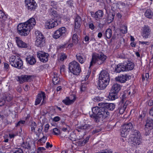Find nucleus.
I'll list each match as a JSON object with an SVG mask.
<instances>
[{
  "mask_svg": "<svg viewBox=\"0 0 153 153\" xmlns=\"http://www.w3.org/2000/svg\"><path fill=\"white\" fill-rule=\"evenodd\" d=\"M92 17L96 20L99 21L101 19L103 15V11L102 10H99L96 12L94 14L91 13Z\"/></svg>",
  "mask_w": 153,
  "mask_h": 153,
  "instance_id": "18",
  "label": "nucleus"
},
{
  "mask_svg": "<svg viewBox=\"0 0 153 153\" xmlns=\"http://www.w3.org/2000/svg\"><path fill=\"white\" fill-rule=\"evenodd\" d=\"M67 29L65 27H62L57 30L54 33L53 37L57 39L61 36H63L66 35Z\"/></svg>",
  "mask_w": 153,
  "mask_h": 153,
  "instance_id": "8",
  "label": "nucleus"
},
{
  "mask_svg": "<svg viewBox=\"0 0 153 153\" xmlns=\"http://www.w3.org/2000/svg\"><path fill=\"white\" fill-rule=\"evenodd\" d=\"M106 103H104V102H100L98 104V105L99 106H100L102 107H104L105 108H106Z\"/></svg>",
  "mask_w": 153,
  "mask_h": 153,
  "instance_id": "58",
  "label": "nucleus"
},
{
  "mask_svg": "<svg viewBox=\"0 0 153 153\" xmlns=\"http://www.w3.org/2000/svg\"><path fill=\"white\" fill-rule=\"evenodd\" d=\"M21 146L22 147L28 149L31 148L30 145L27 142H23L21 145Z\"/></svg>",
  "mask_w": 153,
  "mask_h": 153,
  "instance_id": "39",
  "label": "nucleus"
},
{
  "mask_svg": "<svg viewBox=\"0 0 153 153\" xmlns=\"http://www.w3.org/2000/svg\"><path fill=\"white\" fill-rule=\"evenodd\" d=\"M132 136L131 137H142L139 131L137 130H133L132 132Z\"/></svg>",
  "mask_w": 153,
  "mask_h": 153,
  "instance_id": "29",
  "label": "nucleus"
},
{
  "mask_svg": "<svg viewBox=\"0 0 153 153\" xmlns=\"http://www.w3.org/2000/svg\"><path fill=\"white\" fill-rule=\"evenodd\" d=\"M115 105L113 103H107L105 108H107L111 111H113L115 108Z\"/></svg>",
  "mask_w": 153,
  "mask_h": 153,
  "instance_id": "32",
  "label": "nucleus"
},
{
  "mask_svg": "<svg viewBox=\"0 0 153 153\" xmlns=\"http://www.w3.org/2000/svg\"><path fill=\"white\" fill-rule=\"evenodd\" d=\"M129 102V101H126L125 103H124V102H122V103L121 104V105L124 108L125 107V109H126V108L127 106V105L128 104Z\"/></svg>",
  "mask_w": 153,
  "mask_h": 153,
  "instance_id": "59",
  "label": "nucleus"
},
{
  "mask_svg": "<svg viewBox=\"0 0 153 153\" xmlns=\"http://www.w3.org/2000/svg\"><path fill=\"white\" fill-rule=\"evenodd\" d=\"M120 31L123 34L126 33L127 32V27L125 25H122L121 27Z\"/></svg>",
  "mask_w": 153,
  "mask_h": 153,
  "instance_id": "41",
  "label": "nucleus"
},
{
  "mask_svg": "<svg viewBox=\"0 0 153 153\" xmlns=\"http://www.w3.org/2000/svg\"><path fill=\"white\" fill-rule=\"evenodd\" d=\"M13 98L12 95L10 94H5L4 97V98L5 100L7 101H11Z\"/></svg>",
  "mask_w": 153,
  "mask_h": 153,
  "instance_id": "35",
  "label": "nucleus"
},
{
  "mask_svg": "<svg viewBox=\"0 0 153 153\" xmlns=\"http://www.w3.org/2000/svg\"><path fill=\"white\" fill-rule=\"evenodd\" d=\"M121 88L120 85L117 84H114L112 85L111 92L118 93L120 90Z\"/></svg>",
  "mask_w": 153,
  "mask_h": 153,
  "instance_id": "25",
  "label": "nucleus"
},
{
  "mask_svg": "<svg viewBox=\"0 0 153 153\" xmlns=\"http://www.w3.org/2000/svg\"><path fill=\"white\" fill-rule=\"evenodd\" d=\"M134 128L133 125L131 122L125 123L122 126L121 135L123 137H126L128 132Z\"/></svg>",
  "mask_w": 153,
  "mask_h": 153,
  "instance_id": "6",
  "label": "nucleus"
},
{
  "mask_svg": "<svg viewBox=\"0 0 153 153\" xmlns=\"http://www.w3.org/2000/svg\"><path fill=\"white\" fill-rule=\"evenodd\" d=\"M103 99V98L99 96H97L95 97L93 99V100L95 102H98L102 101Z\"/></svg>",
  "mask_w": 153,
  "mask_h": 153,
  "instance_id": "45",
  "label": "nucleus"
},
{
  "mask_svg": "<svg viewBox=\"0 0 153 153\" xmlns=\"http://www.w3.org/2000/svg\"><path fill=\"white\" fill-rule=\"evenodd\" d=\"M46 98L45 94L44 92H42L41 93H39L38 94L37 96V99H39L40 100H42V98H43V100L42 102V104L44 103L45 99Z\"/></svg>",
  "mask_w": 153,
  "mask_h": 153,
  "instance_id": "30",
  "label": "nucleus"
},
{
  "mask_svg": "<svg viewBox=\"0 0 153 153\" xmlns=\"http://www.w3.org/2000/svg\"><path fill=\"white\" fill-rule=\"evenodd\" d=\"M0 18L4 20H5L7 19V16L2 11V10H0Z\"/></svg>",
  "mask_w": 153,
  "mask_h": 153,
  "instance_id": "43",
  "label": "nucleus"
},
{
  "mask_svg": "<svg viewBox=\"0 0 153 153\" xmlns=\"http://www.w3.org/2000/svg\"><path fill=\"white\" fill-rule=\"evenodd\" d=\"M149 128V129L151 130L153 128V120L150 118H148L146 121V124L145 125V129Z\"/></svg>",
  "mask_w": 153,
  "mask_h": 153,
  "instance_id": "26",
  "label": "nucleus"
},
{
  "mask_svg": "<svg viewBox=\"0 0 153 153\" xmlns=\"http://www.w3.org/2000/svg\"><path fill=\"white\" fill-rule=\"evenodd\" d=\"M81 24V19L79 16H77L75 20V29H78L79 28Z\"/></svg>",
  "mask_w": 153,
  "mask_h": 153,
  "instance_id": "23",
  "label": "nucleus"
},
{
  "mask_svg": "<svg viewBox=\"0 0 153 153\" xmlns=\"http://www.w3.org/2000/svg\"><path fill=\"white\" fill-rule=\"evenodd\" d=\"M77 60L81 64H83L85 60V57L82 53H77L76 55Z\"/></svg>",
  "mask_w": 153,
  "mask_h": 153,
  "instance_id": "22",
  "label": "nucleus"
},
{
  "mask_svg": "<svg viewBox=\"0 0 153 153\" xmlns=\"http://www.w3.org/2000/svg\"><path fill=\"white\" fill-rule=\"evenodd\" d=\"M89 28L91 30H93L94 28V25L93 23H90L89 24Z\"/></svg>",
  "mask_w": 153,
  "mask_h": 153,
  "instance_id": "64",
  "label": "nucleus"
},
{
  "mask_svg": "<svg viewBox=\"0 0 153 153\" xmlns=\"http://www.w3.org/2000/svg\"><path fill=\"white\" fill-rule=\"evenodd\" d=\"M36 126L37 125L35 122L32 123L31 125V131H32L35 132V128Z\"/></svg>",
  "mask_w": 153,
  "mask_h": 153,
  "instance_id": "46",
  "label": "nucleus"
},
{
  "mask_svg": "<svg viewBox=\"0 0 153 153\" xmlns=\"http://www.w3.org/2000/svg\"><path fill=\"white\" fill-rule=\"evenodd\" d=\"M41 101V100H39V99H37V98H36L35 101V105H36L39 104L40 103Z\"/></svg>",
  "mask_w": 153,
  "mask_h": 153,
  "instance_id": "63",
  "label": "nucleus"
},
{
  "mask_svg": "<svg viewBox=\"0 0 153 153\" xmlns=\"http://www.w3.org/2000/svg\"><path fill=\"white\" fill-rule=\"evenodd\" d=\"M101 129L100 128H97L95 129V130H93L92 131V134H95L97 133L98 132H99L101 131Z\"/></svg>",
  "mask_w": 153,
  "mask_h": 153,
  "instance_id": "54",
  "label": "nucleus"
},
{
  "mask_svg": "<svg viewBox=\"0 0 153 153\" xmlns=\"http://www.w3.org/2000/svg\"><path fill=\"white\" fill-rule=\"evenodd\" d=\"M53 133L54 135H59L60 133L59 130L57 128H55L53 129Z\"/></svg>",
  "mask_w": 153,
  "mask_h": 153,
  "instance_id": "51",
  "label": "nucleus"
},
{
  "mask_svg": "<svg viewBox=\"0 0 153 153\" xmlns=\"http://www.w3.org/2000/svg\"><path fill=\"white\" fill-rule=\"evenodd\" d=\"M89 126L88 125L85 124L83 126H80L79 128V130H77L79 132L81 131H83L84 130L88 129L89 128Z\"/></svg>",
  "mask_w": 153,
  "mask_h": 153,
  "instance_id": "42",
  "label": "nucleus"
},
{
  "mask_svg": "<svg viewBox=\"0 0 153 153\" xmlns=\"http://www.w3.org/2000/svg\"><path fill=\"white\" fill-rule=\"evenodd\" d=\"M69 138L72 141H75L78 140V138H76V134L73 132L71 134Z\"/></svg>",
  "mask_w": 153,
  "mask_h": 153,
  "instance_id": "36",
  "label": "nucleus"
},
{
  "mask_svg": "<svg viewBox=\"0 0 153 153\" xmlns=\"http://www.w3.org/2000/svg\"><path fill=\"white\" fill-rule=\"evenodd\" d=\"M47 139V137L45 136H43V137L40 139L38 141L40 142L42 144V145L44 143H45Z\"/></svg>",
  "mask_w": 153,
  "mask_h": 153,
  "instance_id": "48",
  "label": "nucleus"
},
{
  "mask_svg": "<svg viewBox=\"0 0 153 153\" xmlns=\"http://www.w3.org/2000/svg\"><path fill=\"white\" fill-rule=\"evenodd\" d=\"M145 15L147 18L151 19L152 16V13L150 9H147L145 13Z\"/></svg>",
  "mask_w": 153,
  "mask_h": 153,
  "instance_id": "34",
  "label": "nucleus"
},
{
  "mask_svg": "<svg viewBox=\"0 0 153 153\" xmlns=\"http://www.w3.org/2000/svg\"><path fill=\"white\" fill-rule=\"evenodd\" d=\"M90 137H87L85 138L83 141V143H84V145L88 142V140H89Z\"/></svg>",
  "mask_w": 153,
  "mask_h": 153,
  "instance_id": "62",
  "label": "nucleus"
},
{
  "mask_svg": "<svg viewBox=\"0 0 153 153\" xmlns=\"http://www.w3.org/2000/svg\"><path fill=\"white\" fill-rule=\"evenodd\" d=\"M107 56L102 53H94L92 55V59L90 62V67L93 64L97 63L98 64L101 65L106 60Z\"/></svg>",
  "mask_w": 153,
  "mask_h": 153,
  "instance_id": "3",
  "label": "nucleus"
},
{
  "mask_svg": "<svg viewBox=\"0 0 153 153\" xmlns=\"http://www.w3.org/2000/svg\"><path fill=\"white\" fill-rule=\"evenodd\" d=\"M117 98V93L110 91L108 96V98L110 100H114Z\"/></svg>",
  "mask_w": 153,
  "mask_h": 153,
  "instance_id": "31",
  "label": "nucleus"
},
{
  "mask_svg": "<svg viewBox=\"0 0 153 153\" xmlns=\"http://www.w3.org/2000/svg\"><path fill=\"white\" fill-rule=\"evenodd\" d=\"M36 24L35 19L31 18L25 22L18 25L17 27V32L22 36H27L29 34L31 29Z\"/></svg>",
  "mask_w": 153,
  "mask_h": 153,
  "instance_id": "1",
  "label": "nucleus"
},
{
  "mask_svg": "<svg viewBox=\"0 0 153 153\" xmlns=\"http://www.w3.org/2000/svg\"><path fill=\"white\" fill-rule=\"evenodd\" d=\"M49 127V125L48 124H46L45 126L44 131L45 132L48 131V130Z\"/></svg>",
  "mask_w": 153,
  "mask_h": 153,
  "instance_id": "61",
  "label": "nucleus"
},
{
  "mask_svg": "<svg viewBox=\"0 0 153 153\" xmlns=\"http://www.w3.org/2000/svg\"><path fill=\"white\" fill-rule=\"evenodd\" d=\"M134 123V125H136L137 126L139 125H140L141 124H142V122H141L140 123H139V119H136L135 120Z\"/></svg>",
  "mask_w": 153,
  "mask_h": 153,
  "instance_id": "57",
  "label": "nucleus"
},
{
  "mask_svg": "<svg viewBox=\"0 0 153 153\" xmlns=\"http://www.w3.org/2000/svg\"><path fill=\"white\" fill-rule=\"evenodd\" d=\"M32 76L31 75H22L18 77L17 80L20 83H22L25 82L30 81Z\"/></svg>",
  "mask_w": 153,
  "mask_h": 153,
  "instance_id": "16",
  "label": "nucleus"
},
{
  "mask_svg": "<svg viewBox=\"0 0 153 153\" xmlns=\"http://www.w3.org/2000/svg\"><path fill=\"white\" fill-rule=\"evenodd\" d=\"M134 65L132 62H128L127 64L125 65L126 71H128L132 70L134 68Z\"/></svg>",
  "mask_w": 153,
  "mask_h": 153,
  "instance_id": "28",
  "label": "nucleus"
},
{
  "mask_svg": "<svg viewBox=\"0 0 153 153\" xmlns=\"http://www.w3.org/2000/svg\"><path fill=\"white\" fill-rule=\"evenodd\" d=\"M74 98L73 99H71L69 97H66L65 99L63 100L62 102L66 105H69L73 104L76 99L75 96H73Z\"/></svg>",
  "mask_w": 153,
  "mask_h": 153,
  "instance_id": "24",
  "label": "nucleus"
},
{
  "mask_svg": "<svg viewBox=\"0 0 153 153\" xmlns=\"http://www.w3.org/2000/svg\"><path fill=\"white\" fill-rule=\"evenodd\" d=\"M126 71L125 65L122 63H119L115 67V71L117 73H119L121 71Z\"/></svg>",
  "mask_w": 153,
  "mask_h": 153,
  "instance_id": "21",
  "label": "nucleus"
},
{
  "mask_svg": "<svg viewBox=\"0 0 153 153\" xmlns=\"http://www.w3.org/2000/svg\"><path fill=\"white\" fill-rule=\"evenodd\" d=\"M67 57V56L65 54L61 53L60 55V60L63 61L66 59Z\"/></svg>",
  "mask_w": 153,
  "mask_h": 153,
  "instance_id": "52",
  "label": "nucleus"
},
{
  "mask_svg": "<svg viewBox=\"0 0 153 153\" xmlns=\"http://www.w3.org/2000/svg\"><path fill=\"white\" fill-rule=\"evenodd\" d=\"M58 21L53 19H50L45 23V26L46 29H50L58 25Z\"/></svg>",
  "mask_w": 153,
  "mask_h": 153,
  "instance_id": "10",
  "label": "nucleus"
},
{
  "mask_svg": "<svg viewBox=\"0 0 153 153\" xmlns=\"http://www.w3.org/2000/svg\"><path fill=\"white\" fill-rule=\"evenodd\" d=\"M109 82L99 79L97 83V87L99 89H104L108 84Z\"/></svg>",
  "mask_w": 153,
  "mask_h": 153,
  "instance_id": "15",
  "label": "nucleus"
},
{
  "mask_svg": "<svg viewBox=\"0 0 153 153\" xmlns=\"http://www.w3.org/2000/svg\"><path fill=\"white\" fill-rule=\"evenodd\" d=\"M144 115L143 114H141L139 115L138 117L139 123H140L141 122H142L143 119L144 117Z\"/></svg>",
  "mask_w": 153,
  "mask_h": 153,
  "instance_id": "55",
  "label": "nucleus"
},
{
  "mask_svg": "<svg viewBox=\"0 0 153 153\" xmlns=\"http://www.w3.org/2000/svg\"><path fill=\"white\" fill-rule=\"evenodd\" d=\"M88 84V83L87 82L85 83H81L80 88L81 91H84L86 90L87 86Z\"/></svg>",
  "mask_w": 153,
  "mask_h": 153,
  "instance_id": "37",
  "label": "nucleus"
},
{
  "mask_svg": "<svg viewBox=\"0 0 153 153\" xmlns=\"http://www.w3.org/2000/svg\"><path fill=\"white\" fill-rule=\"evenodd\" d=\"M25 123V121L23 120H21L19 121L18 123L16 124V127H18L19 126H21L22 125L24 124Z\"/></svg>",
  "mask_w": 153,
  "mask_h": 153,
  "instance_id": "53",
  "label": "nucleus"
},
{
  "mask_svg": "<svg viewBox=\"0 0 153 153\" xmlns=\"http://www.w3.org/2000/svg\"><path fill=\"white\" fill-rule=\"evenodd\" d=\"M130 76L128 74L121 75L115 78L116 80L121 83H124L129 79Z\"/></svg>",
  "mask_w": 153,
  "mask_h": 153,
  "instance_id": "14",
  "label": "nucleus"
},
{
  "mask_svg": "<svg viewBox=\"0 0 153 153\" xmlns=\"http://www.w3.org/2000/svg\"><path fill=\"white\" fill-rule=\"evenodd\" d=\"M115 14L114 13H110L108 15L107 17V20L109 23L111 22L114 18Z\"/></svg>",
  "mask_w": 153,
  "mask_h": 153,
  "instance_id": "38",
  "label": "nucleus"
},
{
  "mask_svg": "<svg viewBox=\"0 0 153 153\" xmlns=\"http://www.w3.org/2000/svg\"><path fill=\"white\" fill-rule=\"evenodd\" d=\"M26 60L27 63L30 65H33L36 62L35 58L33 56H28L26 58Z\"/></svg>",
  "mask_w": 153,
  "mask_h": 153,
  "instance_id": "27",
  "label": "nucleus"
},
{
  "mask_svg": "<svg viewBox=\"0 0 153 153\" xmlns=\"http://www.w3.org/2000/svg\"><path fill=\"white\" fill-rule=\"evenodd\" d=\"M49 54L43 52H39L37 53V57L39 60L43 62H47L48 60Z\"/></svg>",
  "mask_w": 153,
  "mask_h": 153,
  "instance_id": "11",
  "label": "nucleus"
},
{
  "mask_svg": "<svg viewBox=\"0 0 153 153\" xmlns=\"http://www.w3.org/2000/svg\"><path fill=\"white\" fill-rule=\"evenodd\" d=\"M50 5L52 6L53 9H56L57 8V3L54 1H51L50 3Z\"/></svg>",
  "mask_w": 153,
  "mask_h": 153,
  "instance_id": "47",
  "label": "nucleus"
},
{
  "mask_svg": "<svg viewBox=\"0 0 153 153\" xmlns=\"http://www.w3.org/2000/svg\"><path fill=\"white\" fill-rule=\"evenodd\" d=\"M149 77V73H146L145 74V75H143L142 76V80L144 81L145 79L147 81L148 80V79Z\"/></svg>",
  "mask_w": 153,
  "mask_h": 153,
  "instance_id": "50",
  "label": "nucleus"
},
{
  "mask_svg": "<svg viewBox=\"0 0 153 153\" xmlns=\"http://www.w3.org/2000/svg\"><path fill=\"white\" fill-rule=\"evenodd\" d=\"M99 78L103 80H105L109 82L110 77L108 72L105 70H102L100 73Z\"/></svg>",
  "mask_w": 153,
  "mask_h": 153,
  "instance_id": "13",
  "label": "nucleus"
},
{
  "mask_svg": "<svg viewBox=\"0 0 153 153\" xmlns=\"http://www.w3.org/2000/svg\"><path fill=\"white\" fill-rule=\"evenodd\" d=\"M125 109V107L124 108L120 105V106H119L118 108V110L119 111V113L121 114H123Z\"/></svg>",
  "mask_w": 153,
  "mask_h": 153,
  "instance_id": "49",
  "label": "nucleus"
},
{
  "mask_svg": "<svg viewBox=\"0 0 153 153\" xmlns=\"http://www.w3.org/2000/svg\"><path fill=\"white\" fill-rule=\"evenodd\" d=\"M49 13L52 18L55 19V20H58V22H59L61 20V16L55 10L52 8H50Z\"/></svg>",
  "mask_w": 153,
  "mask_h": 153,
  "instance_id": "12",
  "label": "nucleus"
},
{
  "mask_svg": "<svg viewBox=\"0 0 153 153\" xmlns=\"http://www.w3.org/2000/svg\"><path fill=\"white\" fill-rule=\"evenodd\" d=\"M105 36L106 38L109 39L112 35V30L110 28L107 29L105 31Z\"/></svg>",
  "mask_w": 153,
  "mask_h": 153,
  "instance_id": "33",
  "label": "nucleus"
},
{
  "mask_svg": "<svg viewBox=\"0 0 153 153\" xmlns=\"http://www.w3.org/2000/svg\"><path fill=\"white\" fill-rule=\"evenodd\" d=\"M76 144L79 146H82L85 145L83 141H79L76 142Z\"/></svg>",
  "mask_w": 153,
  "mask_h": 153,
  "instance_id": "56",
  "label": "nucleus"
},
{
  "mask_svg": "<svg viewBox=\"0 0 153 153\" xmlns=\"http://www.w3.org/2000/svg\"><path fill=\"white\" fill-rule=\"evenodd\" d=\"M131 143L135 146H137L142 143V137H131Z\"/></svg>",
  "mask_w": 153,
  "mask_h": 153,
  "instance_id": "19",
  "label": "nucleus"
},
{
  "mask_svg": "<svg viewBox=\"0 0 153 153\" xmlns=\"http://www.w3.org/2000/svg\"><path fill=\"white\" fill-rule=\"evenodd\" d=\"M52 80L53 83L54 85L57 84L59 82V79L57 76H53Z\"/></svg>",
  "mask_w": 153,
  "mask_h": 153,
  "instance_id": "44",
  "label": "nucleus"
},
{
  "mask_svg": "<svg viewBox=\"0 0 153 153\" xmlns=\"http://www.w3.org/2000/svg\"><path fill=\"white\" fill-rule=\"evenodd\" d=\"M93 114L90 115V117L94 120L97 123L102 121L103 119L109 115V113L107 110L104 107L98 106L93 107L92 109Z\"/></svg>",
  "mask_w": 153,
  "mask_h": 153,
  "instance_id": "2",
  "label": "nucleus"
},
{
  "mask_svg": "<svg viewBox=\"0 0 153 153\" xmlns=\"http://www.w3.org/2000/svg\"><path fill=\"white\" fill-rule=\"evenodd\" d=\"M60 120V117L59 116H56L53 118V120L55 122H58Z\"/></svg>",
  "mask_w": 153,
  "mask_h": 153,
  "instance_id": "60",
  "label": "nucleus"
},
{
  "mask_svg": "<svg viewBox=\"0 0 153 153\" xmlns=\"http://www.w3.org/2000/svg\"><path fill=\"white\" fill-rule=\"evenodd\" d=\"M69 70L74 75H78L81 71V69L79 63L74 61L69 64Z\"/></svg>",
  "mask_w": 153,
  "mask_h": 153,
  "instance_id": "5",
  "label": "nucleus"
},
{
  "mask_svg": "<svg viewBox=\"0 0 153 153\" xmlns=\"http://www.w3.org/2000/svg\"><path fill=\"white\" fill-rule=\"evenodd\" d=\"M16 42L18 46L22 48H27L29 46L28 44L24 42L20 38L16 37Z\"/></svg>",
  "mask_w": 153,
  "mask_h": 153,
  "instance_id": "17",
  "label": "nucleus"
},
{
  "mask_svg": "<svg viewBox=\"0 0 153 153\" xmlns=\"http://www.w3.org/2000/svg\"><path fill=\"white\" fill-rule=\"evenodd\" d=\"M25 5L28 10H34L36 7L37 4L34 0H25Z\"/></svg>",
  "mask_w": 153,
  "mask_h": 153,
  "instance_id": "9",
  "label": "nucleus"
},
{
  "mask_svg": "<svg viewBox=\"0 0 153 153\" xmlns=\"http://www.w3.org/2000/svg\"><path fill=\"white\" fill-rule=\"evenodd\" d=\"M151 30L148 26L145 25L143 29V32L142 36L143 38H148L150 34Z\"/></svg>",
  "mask_w": 153,
  "mask_h": 153,
  "instance_id": "20",
  "label": "nucleus"
},
{
  "mask_svg": "<svg viewBox=\"0 0 153 153\" xmlns=\"http://www.w3.org/2000/svg\"><path fill=\"white\" fill-rule=\"evenodd\" d=\"M35 34L36 36L35 45L40 47L44 46L45 43V39L42 33L39 31H36L35 32Z\"/></svg>",
  "mask_w": 153,
  "mask_h": 153,
  "instance_id": "7",
  "label": "nucleus"
},
{
  "mask_svg": "<svg viewBox=\"0 0 153 153\" xmlns=\"http://www.w3.org/2000/svg\"><path fill=\"white\" fill-rule=\"evenodd\" d=\"M10 64L12 66L19 69L23 68V62L20 57L18 56L13 55L10 58Z\"/></svg>",
  "mask_w": 153,
  "mask_h": 153,
  "instance_id": "4",
  "label": "nucleus"
},
{
  "mask_svg": "<svg viewBox=\"0 0 153 153\" xmlns=\"http://www.w3.org/2000/svg\"><path fill=\"white\" fill-rule=\"evenodd\" d=\"M72 40L73 43L76 44L78 42V36L76 34H74L72 37Z\"/></svg>",
  "mask_w": 153,
  "mask_h": 153,
  "instance_id": "40",
  "label": "nucleus"
}]
</instances>
